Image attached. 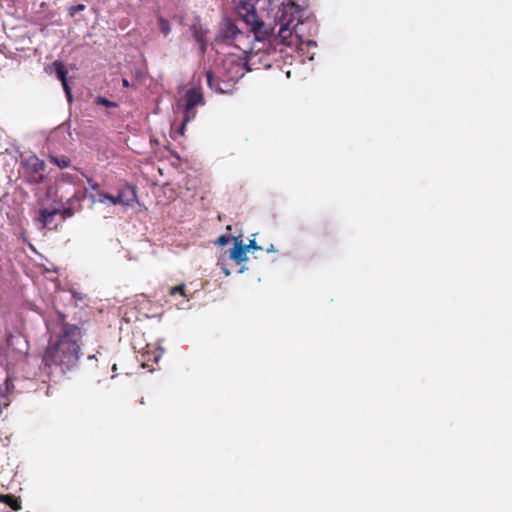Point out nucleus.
I'll list each match as a JSON object with an SVG mask.
<instances>
[{"instance_id": "23", "label": "nucleus", "mask_w": 512, "mask_h": 512, "mask_svg": "<svg viewBox=\"0 0 512 512\" xmlns=\"http://www.w3.org/2000/svg\"><path fill=\"white\" fill-rule=\"evenodd\" d=\"M246 248L249 250H262V247L258 246L254 239L250 240L248 244H245Z\"/></svg>"}, {"instance_id": "13", "label": "nucleus", "mask_w": 512, "mask_h": 512, "mask_svg": "<svg viewBox=\"0 0 512 512\" xmlns=\"http://www.w3.org/2000/svg\"><path fill=\"white\" fill-rule=\"evenodd\" d=\"M51 67L54 69V71H55V73H56L57 78H58L61 82H65V81L67 80V74H68V71H67V69H66L65 65H64L62 62H60V61L56 60V61H54V62L52 63V66H51Z\"/></svg>"}, {"instance_id": "18", "label": "nucleus", "mask_w": 512, "mask_h": 512, "mask_svg": "<svg viewBox=\"0 0 512 512\" xmlns=\"http://www.w3.org/2000/svg\"><path fill=\"white\" fill-rule=\"evenodd\" d=\"M86 6L84 4H77L69 7L68 14L71 17H74L77 13L85 10Z\"/></svg>"}, {"instance_id": "20", "label": "nucleus", "mask_w": 512, "mask_h": 512, "mask_svg": "<svg viewBox=\"0 0 512 512\" xmlns=\"http://www.w3.org/2000/svg\"><path fill=\"white\" fill-rule=\"evenodd\" d=\"M8 405V399L5 393L2 390V387L0 386V413L2 412V408L6 407Z\"/></svg>"}, {"instance_id": "7", "label": "nucleus", "mask_w": 512, "mask_h": 512, "mask_svg": "<svg viewBox=\"0 0 512 512\" xmlns=\"http://www.w3.org/2000/svg\"><path fill=\"white\" fill-rule=\"evenodd\" d=\"M60 213L59 208H41L39 210L38 216L36 217L35 221L38 223L39 227L41 229L49 228L51 229L52 226L56 227V224H54V218L57 214Z\"/></svg>"}, {"instance_id": "17", "label": "nucleus", "mask_w": 512, "mask_h": 512, "mask_svg": "<svg viewBox=\"0 0 512 512\" xmlns=\"http://www.w3.org/2000/svg\"><path fill=\"white\" fill-rule=\"evenodd\" d=\"M185 288H186L185 284H180V285L171 287L170 290H169V294L171 296H174L176 294H180L181 296L186 297Z\"/></svg>"}, {"instance_id": "1", "label": "nucleus", "mask_w": 512, "mask_h": 512, "mask_svg": "<svg viewBox=\"0 0 512 512\" xmlns=\"http://www.w3.org/2000/svg\"><path fill=\"white\" fill-rule=\"evenodd\" d=\"M240 17L257 40H265L274 35L276 26H280L277 38L284 45H290L292 24L301 15V7L293 0H270L266 9V19H260L257 10L251 6Z\"/></svg>"}, {"instance_id": "10", "label": "nucleus", "mask_w": 512, "mask_h": 512, "mask_svg": "<svg viewBox=\"0 0 512 512\" xmlns=\"http://www.w3.org/2000/svg\"><path fill=\"white\" fill-rule=\"evenodd\" d=\"M163 355L164 349L162 347L157 346L152 348L150 345H147V350L143 354V357L146 362H153L157 364Z\"/></svg>"}, {"instance_id": "12", "label": "nucleus", "mask_w": 512, "mask_h": 512, "mask_svg": "<svg viewBox=\"0 0 512 512\" xmlns=\"http://www.w3.org/2000/svg\"><path fill=\"white\" fill-rule=\"evenodd\" d=\"M0 502L6 504L14 511L22 509L21 499L13 494H0Z\"/></svg>"}, {"instance_id": "14", "label": "nucleus", "mask_w": 512, "mask_h": 512, "mask_svg": "<svg viewBox=\"0 0 512 512\" xmlns=\"http://www.w3.org/2000/svg\"><path fill=\"white\" fill-rule=\"evenodd\" d=\"M259 2V0H240L239 3L236 6V11L239 17L244 16L245 9L250 10L249 8L252 6L254 10H256V5Z\"/></svg>"}, {"instance_id": "2", "label": "nucleus", "mask_w": 512, "mask_h": 512, "mask_svg": "<svg viewBox=\"0 0 512 512\" xmlns=\"http://www.w3.org/2000/svg\"><path fill=\"white\" fill-rule=\"evenodd\" d=\"M60 316L62 318L61 333L55 342L48 345L43 361L49 367L59 366L62 371H65L75 366L79 359L82 328L65 322L64 316Z\"/></svg>"}, {"instance_id": "22", "label": "nucleus", "mask_w": 512, "mask_h": 512, "mask_svg": "<svg viewBox=\"0 0 512 512\" xmlns=\"http://www.w3.org/2000/svg\"><path fill=\"white\" fill-rule=\"evenodd\" d=\"M61 84H62V87H63L65 93H66V96H67L68 100L72 101V92H71V89H70V87L68 85L67 80L65 82H61Z\"/></svg>"}, {"instance_id": "4", "label": "nucleus", "mask_w": 512, "mask_h": 512, "mask_svg": "<svg viewBox=\"0 0 512 512\" xmlns=\"http://www.w3.org/2000/svg\"><path fill=\"white\" fill-rule=\"evenodd\" d=\"M198 105H204L203 94L200 90L191 88L185 94L184 117L178 129L180 135H184L186 125L196 117L195 107Z\"/></svg>"}, {"instance_id": "3", "label": "nucleus", "mask_w": 512, "mask_h": 512, "mask_svg": "<svg viewBox=\"0 0 512 512\" xmlns=\"http://www.w3.org/2000/svg\"><path fill=\"white\" fill-rule=\"evenodd\" d=\"M46 164L36 155H30L20 163V175L24 182L30 185H37L44 182L46 176Z\"/></svg>"}, {"instance_id": "24", "label": "nucleus", "mask_w": 512, "mask_h": 512, "mask_svg": "<svg viewBox=\"0 0 512 512\" xmlns=\"http://www.w3.org/2000/svg\"><path fill=\"white\" fill-rule=\"evenodd\" d=\"M86 179H87V183L89 184L90 188L99 193L100 185L97 182H95L92 178L86 177Z\"/></svg>"}, {"instance_id": "6", "label": "nucleus", "mask_w": 512, "mask_h": 512, "mask_svg": "<svg viewBox=\"0 0 512 512\" xmlns=\"http://www.w3.org/2000/svg\"><path fill=\"white\" fill-rule=\"evenodd\" d=\"M99 196L101 197L100 201L103 199L110 201L113 205H130L132 202L136 200V190L132 186H125L123 189L119 190L116 196L110 195L105 192H99Z\"/></svg>"}, {"instance_id": "21", "label": "nucleus", "mask_w": 512, "mask_h": 512, "mask_svg": "<svg viewBox=\"0 0 512 512\" xmlns=\"http://www.w3.org/2000/svg\"><path fill=\"white\" fill-rule=\"evenodd\" d=\"M230 241V237L227 236V235H221L219 236L216 241H215V244L218 245V246H224L226 245L228 242Z\"/></svg>"}, {"instance_id": "27", "label": "nucleus", "mask_w": 512, "mask_h": 512, "mask_svg": "<svg viewBox=\"0 0 512 512\" xmlns=\"http://www.w3.org/2000/svg\"><path fill=\"white\" fill-rule=\"evenodd\" d=\"M273 251V245H271V247L269 249H267V252H271Z\"/></svg>"}, {"instance_id": "19", "label": "nucleus", "mask_w": 512, "mask_h": 512, "mask_svg": "<svg viewBox=\"0 0 512 512\" xmlns=\"http://www.w3.org/2000/svg\"><path fill=\"white\" fill-rule=\"evenodd\" d=\"M96 103L98 105L105 106V107H116L117 106V104L115 102H112L109 99L102 97V96H99L96 99Z\"/></svg>"}, {"instance_id": "16", "label": "nucleus", "mask_w": 512, "mask_h": 512, "mask_svg": "<svg viewBox=\"0 0 512 512\" xmlns=\"http://www.w3.org/2000/svg\"><path fill=\"white\" fill-rule=\"evenodd\" d=\"M158 27L164 36H167L171 32L170 22L162 16L157 18Z\"/></svg>"}, {"instance_id": "5", "label": "nucleus", "mask_w": 512, "mask_h": 512, "mask_svg": "<svg viewBox=\"0 0 512 512\" xmlns=\"http://www.w3.org/2000/svg\"><path fill=\"white\" fill-rule=\"evenodd\" d=\"M223 69L229 81H237L250 71L247 62L236 55H229L223 60Z\"/></svg>"}, {"instance_id": "8", "label": "nucleus", "mask_w": 512, "mask_h": 512, "mask_svg": "<svg viewBox=\"0 0 512 512\" xmlns=\"http://www.w3.org/2000/svg\"><path fill=\"white\" fill-rule=\"evenodd\" d=\"M248 249L242 241L235 238L234 247L231 250L230 258L235 261L237 264H241L248 260L247 256Z\"/></svg>"}, {"instance_id": "11", "label": "nucleus", "mask_w": 512, "mask_h": 512, "mask_svg": "<svg viewBox=\"0 0 512 512\" xmlns=\"http://www.w3.org/2000/svg\"><path fill=\"white\" fill-rule=\"evenodd\" d=\"M84 199V195H79L77 193H75L74 195H72L68 200H67V204L68 206L65 207L64 209H60V213L61 216H62V219H66V218H70L72 217L74 214H75V209L72 207L73 205V202L74 201H77V202H80Z\"/></svg>"}, {"instance_id": "9", "label": "nucleus", "mask_w": 512, "mask_h": 512, "mask_svg": "<svg viewBox=\"0 0 512 512\" xmlns=\"http://www.w3.org/2000/svg\"><path fill=\"white\" fill-rule=\"evenodd\" d=\"M190 30L193 38L200 45L201 51L204 52L206 49V30L199 22L193 23Z\"/></svg>"}, {"instance_id": "25", "label": "nucleus", "mask_w": 512, "mask_h": 512, "mask_svg": "<svg viewBox=\"0 0 512 512\" xmlns=\"http://www.w3.org/2000/svg\"><path fill=\"white\" fill-rule=\"evenodd\" d=\"M206 77H207V83L208 85L212 88L213 87V81H214V78H213V74L212 72L208 71L206 73Z\"/></svg>"}, {"instance_id": "26", "label": "nucleus", "mask_w": 512, "mask_h": 512, "mask_svg": "<svg viewBox=\"0 0 512 512\" xmlns=\"http://www.w3.org/2000/svg\"><path fill=\"white\" fill-rule=\"evenodd\" d=\"M122 86L123 87H130V83L126 78L122 79Z\"/></svg>"}, {"instance_id": "15", "label": "nucleus", "mask_w": 512, "mask_h": 512, "mask_svg": "<svg viewBox=\"0 0 512 512\" xmlns=\"http://www.w3.org/2000/svg\"><path fill=\"white\" fill-rule=\"evenodd\" d=\"M49 160L51 163L57 165L60 169H64L70 166V160L65 156H55L49 155Z\"/></svg>"}]
</instances>
